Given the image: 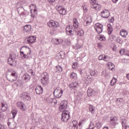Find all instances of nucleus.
<instances>
[{"instance_id":"obj_60","label":"nucleus","mask_w":129,"mask_h":129,"mask_svg":"<svg viewBox=\"0 0 129 129\" xmlns=\"http://www.w3.org/2000/svg\"><path fill=\"white\" fill-rule=\"evenodd\" d=\"M125 56H129V51H125L124 54Z\"/></svg>"},{"instance_id":"obj_58","label":"nucleus","mask_w":129,"mask_h":129,"mask_svg":"<svg viewBox=\"0 0 129 129\" xmlns=\"http://www.w3.org/2000/svg\"><path fill=\"white\" fill-rule=\"evenodd\" d=\"M83 10H84V13H87V11H88V9H87V8L85 7H83Z\"/></svg>"},{"instance_id":"obj_32","label":"nucleus","mask_w":129,"mask_h":129,"mask_svg":"<svg viewBox=\"0 0 129 129\" xmlns=\"http://www.w3.org/2000/svg\"><path fill=\"white\" fill-rule=\"evenodd\" d=\"M64 43H65L66 45H67V46H69L71 44V41L68 38L65 39L63 40Z\"/></svg>"},{"instance_id":"obj_25","label":"nucleus","mask_w":129,"mask_h":129,"mask_svg":"<svg viewBox=\"0 0 129 129\" xmlns=\"http://www.w3.org/2000/svg\"><path fill=\"white\" fill-rule=\"evenodd\" d=\"M117 82V79L114 77H113L111 81H110V84L111 86H114Z\"/></svg>"},{"instance_id":"obj_49","label":"nucleus","mask_w":129,"mask_h":129,"mask_svg":"<svg viewBox=\"0 0 129 129\" xmlns=\"http://www.w3.org/2000/svg\"><path fill=\"white\" fill-rule=\"evenodd\" d=\"M86 23L87 25L90 24V23H92V19H91V18H90V20L88 21H87Z\"/></svg>"},{"instance_id":"obj_52","label":"nucleus","mask_w":129,"mask_h":129,"mask_svg":"<svg viewBox=\"0 0 129 129\" xmlns=\"http://www.w3.org/2000/svg\"><path fill=\"white\" fill-rule=\"evenodd\" d=\"M28 73H29L31 75H34V72L33 71V70L30 69L28 70Z\"/></svg>"},{"instance_id":"obj_29","label":"nucleus","mask_w":129,"mask_h":129,"mask_svg":"<svg viewBox=\"0 0 129 129\" xmlns=\"http://www.w3.org/2000/svg\"><path fill=\"white\" fill-rule=\"evenodd\" d=\"M49 100L50 103H54L55 105L58 103V102H57V99H56V98H49Z\"/></svg>"},{"instance_id":"obj_3","label":"nucleus","mask_w":129,"mask_h":129,"mask_svg":"<svg viewBox=\"0 0 129 129\" xmlns=\"http://www.w3.org/2000/svg\"><path fill=\"white\" fill-rule=\"evenodd\" d=\"M41 79V84L43 86H47L49 83V75L47 73H44Z\"/></svg>"},{"instance_id":"obj_53","label":"nucleus","mask_w":129,"mask_h":129,"mask_svg":"<svg viewBox=\"0 0 129 129\" xmlns=\"http://www.w3.org/2000/svg\"><path fill=\"white\" fill-rule=\"evenodd\" d=\"M87 78L90 80V81H92V76H91V75L88 76Z\"/></svg>"},{"instance_id":"obj_21","label":"nucleus","mask_w":129,"mask_h":129,"mask_svg":"<svg viewBox=\"0 0 129 129\" xmlns=\"http://www.w3.org/2000/svg\"><path fill=\"white\" fill-rule=\"evenodd\" d=\"M120 35L121 37L125 38L127 36V31L125 29H121L120 31Z\"/></svg>"},{"instance_id":"obj_18","label":"nucleus","mask_w":129,"mask_h":129,"mask_svg":"<svg viewBox=\"0 0 129 129\" xmlns=\"http://www.w3.org/2000/svg\"><path fill=\"white\" fill-rule=\"evenodd\" d=\"M8 104L6 103H1L0 105V109H2V111H6L8 110Z\"/></svg>"},{"instance_id":"obj_40","label":"nucleus","mask_w":129,"mask_h":129,"mask_svg":"<svg viewBox=\"0 0 129 129\" xmlns=\"http://www.w3.org/2000/svg\"><path fill=\"white\" fill-rule=\"evenodd\" d=\"M66 32L67 33V34L68 35V36H69L70 34L73 33L72 29H69V28L66 29Z\"/></svg>"},{"instance_id":"obj_7","label":"nucleus","mask_w":129,"mask_h":129,"mask_svg":"<svg viewBox=\"0 0 129 129\" xmlns=\"http://www.w3.org/2000/svg\"><path fill=\"white\" fill-rule=\"evenodd\" d=\"M20 97L21 99H22V100H27L28 101H30V100H31V94H30V93H28V92H24L22 93L20 95Z\"/></svg>"},{"instance_id":"obj_56","label":"nucleus","mask_w":129,"mask_h":129,"mask_svg":"<svg viewBox=\"0 0 129 129\" xmlns=\"http://www.w3.org/2000/svg\"><path fill=\"white\" fill-rule=\"evenodd\" d=\"M125 124H126V121L123 120L122 121V126H126V125H125Z\"/></svg>"},{"instance_id":"obj_31","label":"nucleus","mask_w":129,"mask_h":129,"mask_svg":"<svg viewBox=\"0 0 129 129\" xmlns=\"http://www.w3.org/2000/svg\"><path fill=\"white\" fill-rule=\"evenodd\" d=\"M97 39L100 41H105V37L102 35H98L97 36Z\"/></svg>"},{"instance_id":"obj_26","label":"nucleus","mask_w":129,"mask_h":129,"mask_svg":"<svg viewBox=\"0 0 129 129\" xmlns=\"http://www.w3.org/2000/svg\"><path fill=\"white\" fill-rule=\"evenodd\" d=\"M63 43V40L60 39H54V44L55 45H59V44H62Z\"/></svg>"},{"instance_id":"obj_14","label":"nucleus","mask_w":129,"mask_h":129,"mask_svg":"<svg viewBox=\"0 0 129 129\" xmlns=\"http://www.w3.org/2000/svg\"><path fill=\"white\" fill-rule=\"evenodd\" d=\"M35 91L36 94H42L43 93V87L40 85L37 86L35 88Z\"/></svg>"},{"instance_id":"obj_63","label":"nucleus","mask_w":129,"mask_h":129,"mask_svg":"<svg viewBox=\"0 0 129 129\" xmlns=\"http://www.w3.org/2000/svg\"><path fill=\"white\" fill-rule=\"evenodd\" d=\"M58 56H60L61 59H64V56L62 57V54L61 53V52L59 53H58Z\"/></svg>"},{"instance_id":"obj_36","label":"nucleus","mask_w":129,"mask_h":129,"mask_svg":"<svg viewBox=\"0 0 129 129\" xmlns=\"http://www.w3.org/2000/svg\"><path fill=\"white\" fill-rule=\"evenodd\" d=\"M110 64H108V67L109 69H110V66L111 67V71H114V64H113V63L112 62H109Z\"/></svg>"},{"instance_id":"obj_45","label":"nucleus","mask_w":129,"mask_h":129,"mask_svg":"<svg viewBox=\"0 0 129 129\" xmlns=\"http://www.w3.org/2000/svg\"><path fill=\"white\" fill-rule=\"evenodd\" d=\"M34 7V13H36L37 12V9H36V8H37V6L35 5L34 4H31V5H30V8H31V7Z\"/></svg>"},{"instance_id":"obj_10","label":"nucleus","mask_w":129,"mask_h":129,"mask_svg":"<svg viewBox=\"0 0 129 129\" xmlns=\"http://www.w3.org/2000/svg\"><path fill=\"white\" fill-rule=\"evenodd\" d=\"M79 84L77 82H72L69 85V87L71 90H77V87H78Z\"/></svg>"},{"instance_id":"obj_22","label":"nucleus","mask_w":129,"mask_h":129,"mask_svg":"<svg viewBox=\"0 0 129 129\" xmlns=\"http://www.w3.org/2000/svg\"><path fill=\"white\" fill-rule=\"evenodd\" d=\"M88 96H92L94 94H95V91L91 88H89L87 90Z\"/></svg>"},{"instance_id":"obj_51","label":"nucleus","mask_w":129,"mask_h":129,"mask_svg":"<svg viewBox=\"0 0 129 129\" xmlns=\"http://www.w3.org/2000/svg\"><path fill=\"white\" fill-rule=\"evenodd\" d=\"M69 128L70 129H75V128L76 127H75V126H74V125H73L72 124H71L70 126H69Z\"/></svg>"},{"instance_id":"obj_50","label":"nucleus","mask_w":129,"mask_h":129,"mask_svg":"<svg viewBox=\"0 0 129 129\" xmlns=\"http://www.w3.org/2000/svg\"><path fill=\"white\" fill-rule=\"evenodd\" d=\"M104 55L102 54L99 56L98 59L99 60H103Z\"/></svg>"},{"instance_id":"obj_16","label":"nucleus","mask_w":129,"mask_h":129,"mask_svg":"<svg viewBox=\"0 0 129 129\" xmlns=\"http://www.w3.org/2000/svg\"><path fill=\"white\" fill-rule=\"evenodd\" d=\"M17 12L20 14V16H26L25 13V9L22 7H20L17 9Z\"/></svg>"},{"instance_id":"obj_23","label":"nucleus","mask_w":129,"mask_h":129,"mask_svg":"<svg viewBox=\"0 0 129 129\" xmlns=\"http://www.w3.org/2000/svg\"><path fill=\"white\" fill-rule=\"evenodd\" d=\"M107 31L108 35H111L112 34V31H113V29L112 28V26L110 24H108L107 25Z\"/></svg>"},{"instance_id":"obj_44","label":"nucleus","mask_w":129,"mask_h":129,"mask_svg":"<svg viewBox=\"0 0 129 129\" xmlns=\"http://www.w3.org/2000/svg\"><path fill=\"white\" fill-rule=\"evenodd\" d=\"M73 125H74V126H77V125L78 124V122L77 121V120H74L72 122V124Z\"/></svg>"},{"instance_id":"obj_64","label":"nucleus","mask_w":129,"mask_h":129,"mask_svg":"<svg viewBox=\"0 0 129 129\" xmlns=\"http://www.w3.org/2000/svg\"><path fill=\"white\" fill-rule=\"evenodd\" d=\"M126 77L127 79H128L129 80V73L127 74Z\"/></svg>"},{"instance_id":"obj_1","label":"nucleus","mask_w":129,"mask_h":129,"mask_svg":"<svg viewBox=\"0 0 129 129\" xmlns=\"http://www.w3.org/2000/svg\"><path fill=\"white\" fill-rule=\"evenodd\" d=\"M31 53H32V50L27 46H22L20 49V55L22 59H29Z\"/></svg>"},{"instance_id":"obj_11","label":"nucleus","mask_w":129,"mask_h":129,"mask_svg":"<svg viewBox=\"0 0 129 129\" xmlns=\"http://www.w3.org/2000/svg\"><path fill=\"white\" fill-rule=\"evenodd\" d=\"M90 4H91V8L93 9L95 11H97V6L98 3H96V0H89Z\"/></svg>"},{"instance_id":"obj_5","label":"nucleus","mask_w":129,"mask_h":129,"mask_svg":"<svg viewBox=\"0 0 129 129\" xmlns=\"http://www.w3.org/2000/svg\"><path fill=\"white\" fill-rule=\"evenodd\" d=\"M53 95L56 98H60L63 95V90L60 88H56L53 92Z\"/></svg>"},{"instance_id":"obj_34","label":"nucleus","mask_w":129,"mask_h":129,"mask_svg":"<svg viewBox=\"0 0 129 129\" xmlns=\"http://www.w3.org/2000/svg\"><path fill=\"white\" fill-rule=\"evenodd\" d=\"M105 62H108L109 60H110V57L108 56V55H104V57L103 59Z\"/></svg>"},{"instance_id":"obj_19","label":"nucleus","mask_w":129,"mask_h":129,"mask_svg":"<svg viewBox=\"0 0 129 129\" xmlns=\"http://www.w3.org/2000/svg\"><path fill=\"white\" fill-rule=\"evenodd\" d=\"M27 42L29 44H33V43H35V42H36V37L34 36H30L27 39Z\"/></svg>"},{"instance_id":"obj_8","label":"nucleus","mask_w":129,"mask_h":129,"mask_svg":"<svg viewBox=\"0 0 129 129\" xmlns=\"http://www.w3.org/2000/svg\"><path fill=\"white\" fill-rule=\"evenodd\" d=\"M48 26L49 28H59L60 27V23L59 22L54 21V20H50L49 22L47 23Z\"/></svg>"},{"instance_id":"obj_33","label":"nucleus","mask_w":129,"mask_h":129,"mask_svg":"<svg viewBox=\"0 0 129 129\" xmlns=\"http://www.w3.org/2000/svg\"><path fill=\"white\" fill-rule=\"evenodd\" d=\"M11 112L12 113L13 118H15V117H16V115H17V113H18V111L17 109H15L12 110Z\"/></svg>"},{"instance_id":"obj_30","label":"nucleus","mask_w":129,"mask_h":129,"mask_svg":"<svg viewBox=\"0 0 129 129\" xmlns=\"http://www.w3.org/2000/svg\"><path fill=\"white\" fill-rule=\"evenodd\" d=\"M117 121V117L114 116V117H110V121H111L112 123H115V122H116Z\"/></svg>"},{"instance_id":"obj_59","label":"nucleus","mask_w":129,"mask_h":129,"mask_svg":"<svg viewBox=\"0 0 129 129\" xmlns=\"http://www.w3.org/2000/svg\"><path fill=\"white\" fill-rule=\"evenodd\" d=\"M109 22L110 23H112V24H113V22H114V18L112 17L110 20Z\"/></svg>"},{"instance_id":"obj_12","label":"nucleus","mask_w":129,"mask_h":129,"mask_svg":"<svg viewBox=\"0 0 129 129\" xmlns=\"http://www.w3.org/2000/svg\"><path fill=\"white\" fill-rule=\"evenodd\" d=\"M101 16L104 19H107L109 17V11L104 10L101 12Z\"/></svg>"},{"instance_id":"obj_47","label":"nucleus","mask_w":129,"mask_h":129,"mask_svg":"<svg viewBox=\"0 0 129 129\" xmlns=\"http://www.w3.org/2000/svg\"><path fill=\"white\" fill-rule=\"evenodd\" d=\"M73 25H74V27L75 28V29H78V28H79V23H75Z\"/></svg>"},{"instance_id":"obj_6","label":"nucleus","mask_w":129,"mask_h":129,"mask_svg":"<svg viewBox=\"0 0 129 129\" xmlns=\"http://www.w3.org/2000/svg\"><path fill=\"white\" fill-rule=\"evenodd\" d=\"M68 105V102L67 101L63 100L60 103V106H59V111H65L66 109H67V106Z\"/></svg>"},{"instance_id":"obj_54","label":"nucleus","mask_w":129,"mask_h":129,"mask_svg":"<svg viewBox=\"0 0 129 129\" xmlns=\"http://www.w3.org/2000/svg\"><path fill=\"white\" fill-rule=\"evenodd\" d=\"M0 129H7L5 125L0 124Z\"/></svg>"},{"instance_id":"obj_43","label":"nucleus","mask_w":129,"mask_h":129,"mask_svg":"<svg viewBox=\"0 0 129 129\" xmlns=\"http://www.w3.org/2000/svg\"><path fill=\"white\" fill-rule=\"evenodd\" d=\"M119 53L120 55H124V54H125V50L124 49L122 48L119 50Z\"/></svg>"},{"instance_id":"obj_17","label":"nucleus","mask_w":129,"mask_h":129,"mask_svg":"<svg viewBox=\"0 0 129 129\" xmlns=\"http://www.w3.org/2000/svg\"><path fill=\"white\" fill-rule=\"evenodd\" d=\"M8 125L11 129L16 128L17 126V123H16V122L14 121H13L12 122H10V121H8Z\"/></svg>"},{"instance_id":"obj_42","label":"nucleus","mask_w":129,"mask_h":129,"mask_svg":"<svg viewBox=\"0 0 129 129\" xmlns=\"http://www.w3.org/2000/svg\"><path fill=\"white\" fill-rule=\"evenodd\" d=\"M102 125V124H101V122H98L96 124V126L97 128L99 129L101 128V126Z\"/></svg>"},{"instance_id":"obj_41","label":"nucleus","mask_w":129,"mask_h":129,"mask_svg":"<svg viewBox=\"0 0 129 129\" xmlns=\"http://www.w3.org/2000/svg\"><path fill=\"white\" fill-rule=\"evenodd\" d=\"M23 104H24V102H23L22 101H19L17 103V105L18 107L20 108L21 107H22V106L23 105Z\"/></svg>"},{"instance_id":"obj_39","label":"nucleus","mask_w":129,"mask_h":129,"mask_svg":"<svg viewBox=\"0 0 129 129\" xmlns=\"http://www.w3.org/2000/svg\"><path fill=\"white\" fill-rule=\"evenodd\" d=\"M20 109L21 110H23V111H26V110H27V107H26V105H25V103H23Z\"/></svg>"},{"instance_id":"obj_9","label":"nucleus","mask_w":129,"mask_h":129,"mask_svg":"<svg viewBox=\"0 0 129 129\" xmlns=\"http://www.w3.org/2000/svg\"><path fill=\"white\" fill-rule=\"evenodd\" d=\"M94 29L96 30L98 34H101V33H102V31L103 30V25L100 23H96L94 26Z\"/></svg>"},{"instance_id":"obj_61","label":"nucleus","mask_w":129,"mask_h":129,"mask_svg":"<svg viewBox=\"0 0 129 129\" xmlns=\"http://www.w3.org/2000/svg\"><path fill=\"white\" fill-rule=\"evenodd\" d=\"M97 45L99 48H101L102 47V44L100 43H98Z\"/></svg>"},{"instance_id":"obj_13","label":"nucleus","mask_w":129,"mask_h":129,"mask_svg":"<svg viewBox=\"0 0 129 129\" xmlns=\"http://www.w3.org/2000/svg\"><path fill=\"white\" fill-rule=\"evenodd\" d=\"M57 11L59 12L60 15H64L67 13L66 10H65V8H64L63 6H58L57 8Z\"/></svg>"},{"instance_id":"obj_15","label":"nucleus","mask_w":129,"mask_h":129,"mask_svg":"<svg viewBox=\"0 0 129 129\" xmlns=\"http://www.w3.org/2000/svg\"><path fill=\"white\" fill-rule=\"evenodd\" d=\"M13 58L14 57H12V56H9L8 59V64H9L10 66H15L16 65V61Z\"/></svg>"},{"instance_id":"obj_28","label":"nucleus","mask_w":129,"mask_h":129,"mask_svg":"<svg viewBox=\"0 0 129 129\" xmlns=\"http://www.w3.org/2000/svg\"><path fill=\"white\" fill-rule=\"evenodd\" d=\"M89 109V111H90L92 114H93V113H94V110L95 109V107H93L92 105H90Z\"/></svg>"},{"instance_id":"obj_37","label":"nucleus","mask_w":129,"mask_h":129,"mask_svg":"<svg viewBox=\"0 0 129 129\" xmlns=\"http://www.w3.org/2000/svg\"><path fill=\"white\" fill-rule=\"evenodd\" d=\"M97 71L96 70L91 71L90 72V74L91 76H96V73Z\"/></svg>"},{"instance_id":"obj_2","label":"nucleus","mask_w":129,"mask_h":129,"mask_svg":"<svg viewBox=\"0 0 129 129\" xmlns=\"http://www.w3.org/2000/svg\"><path fill=\"white\" fill-rule=\"evenodd\" d=\"M6 78L8 81H10L11 82H14L17 80L18 77H17V75L15 71L14 72H8L6 74Z\"/></svg>"},{"instance_id":"obj_38","label":"nucleus","mask_w":129,"mask_h":129,"mask_svg":"<svg viewBox=\"0 0 129 129\" xmlns=\"http://www.w3.org/2000/svg\"><path fill=\"white\" fill-rule=\"evenodd\" d=\"M55 67L58 72H62V71H63V68H62V67H61V66H57Z\"/></svg>"},{"instance_id":"obj_48","label":"nucleus","mask_w":129,"mask_h":129,"mask_svg":"<svg viewBox=\"0 0 129 129\" xmlns=\"http://www.w3.org/2000/svg\"><path fill=\"white\" fill-rule=\"evenodd\" d=\"M78 20H77V18H74L73 19V24H78Z\"/></svg>"},{"instance_id":"obj_20","label":"nucleus","mask_w":129,"mask_h":129,"mask_svg":"<svg viewBox=\"0 0 129 129\" xmlns=\"http://www.w3.org/2000/svg\"><path fill=\"white\" fill-rule=\"evenodd\" d=\"M32 29V26L30 25H26L24 27V31L25 33H30Z\"/></svg>"},{"instance_id":"obj_57","label":"nucleus","mask_w":129,"mask_h":129,"mask_svg":"<svg viewBox=\"0 0 129 129\" xmlns=\"http://www.w3.org/2000/svg\"><path fill=\"white\" fill-rule=\"evenodd\" d=\"M78 35L80 37H82V36H83V33H81V31H78Z\"/></svg>"},{"instance_id":"obj_24","label":"nucleus","mask_w":129,"mask_h":129,"mask_svg":"<svg viewBox=\"0 0 129 129\" xmlns=\"http://www.w3.org/2000/svg\"><path fill=\"white\" fill-rule=\"evenodd\" d=\"M23 79L26 82H28L31 79V76L28 74H25L23 75Z\"/></svg>"},{"instance_id":"obj_55","label":"nucleus","mask_w":129,"mask_h":129,"mask_svg":"<svg viewBox=\"0 0 129 129\" xmlns=\"http://www.w3.org/2000/svg\"><path fill=\"white\" fill-rule=\"evenodd\" d=\"M10 57H12V58H14V60L16 59V57H17V55L16 54H10Z\"/></svg>"},{"instance_id":"obj_35","label":"nucleus","mask_w":129,"mask_h":129,"mask_svg":"<svg viewBox=\"0 0 129 129\" xmlns=\"http://www.w3.org/2000/svg\"><path fill=\"white\" fill-rule=\"evenodd\" d=\"M78 66H79L78 63L76 62H73L72 68H73V69H77Z\"/></svg>"},{"instance_id":"obj_62","label":"nucleus","mask_w":129,"mask_h":129,"mask_svg":"<svg viewBox=\"0 0 129 129\" xmlns=\"http://www.w3.org/2000/svg\"><path fill=\"white\" fill-rule=\"evenodd\" d=\"M31 18H33V19L35 18V14L34 13H32V12H31Z\"/></svg>"},{"instance_id":"obj_4","label":"nucleus","mask_w":129,"mask_h":129,"mask_svg":"<svg viewBox=\"0 0 129 129\" xmlns=\"http://www.w3.org/2000/svg\"><path fill=\"white\" fill-rule=\"evenodd\" d=\"M70 118V112L68 110L63 111L61 113V120L64 122H67Z\"/></svg>"},{"instance_id":"obj_46","label":"nucleus","mask_w":129,"mask_h":129,"mask_svg":"<svg viewBox=\"0 0 129 129\" xmlns=\"http://www.w3.org/2000/svg\"><path fill=\"white\" fill-rule=\"evenodd\" d=\"M69 36H70L71 37V38H72V39H75V38L76 37V34L73 33H71V34H70Z\"/></svg>"},{"instance_id":"obj_27","label":"nucleus","mask_w":129,"mask_h":129,"mask_svg":"<svg viewBox=\"0 0 129 129\" xmlns=\"http://www.w3.org/2000/svg\"><path fill=\"white\" fill-rule=\"evenodd\" d=\"M70 76L71 78H72V79H75V80H76V79H77V74L76 73H75L74 72H72Z\"/></svg>"}]
</instances>
